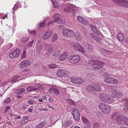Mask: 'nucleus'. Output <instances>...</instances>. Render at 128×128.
Masks as SVG:
<instances>
[{"mask_svg": "<svg viewBox=\"0 0 128 128\" xmlns=\"http://www.w3.org/2000/svg\"><path fill=\"white\" fill-rule=\"evenodd\" d=\"M105 63L99 60H94L91 66L94 70L98 72H102L106 71V69L102 66H104Z\"/></svg>", "mask_w": 128, "mask_h": 128, "instance_id": "f257e3e1", "label": "nucleus"}, {"mask_svg": "<svg viewBox=\"0 0 128 128\" xmlns=\"http://www.w3.org/2000/svg\"><path fill=\"white\" fill-rule=\"evenodd\" d=\"M88 92L91 94H94L95 91H100L101 90L100 86L99 84H94L89 85L86 88Z\"/></svg>", "mask_w": 128, "mask_h": 128, "instance_id": "f03ea898", "label": "nucleus"}, {"mask_svg": "<svg viewBox=\"0 0 128 128\" xmlns=\"http://www.w3.org/2000/svg\"><path fill=\"white\" fill-rule=\"evenodd\" d=\"M99 107L102 112L106 114H108L110 112L111 108V106H110L106 104L103 103H100Z\"/></svg>", "mask_w": 128, "mask_h": 128, "instance_id": "7ed1b4c3", "label": "nucleus"}, {"mask_svg": "<svg viewBox=\"0 0 128 128\" xmlns=\"http://www.w3.org/2000/svg\"><path fill=\"white\" fill-rule=\"evenodd\" d=\"M99 96L100 100L103 102L108 104L112 103V100L110 97L109 94L104 93H102L100 94Z\"/></svg>", "mask_w": 128, "mask_h": 128, "instance_id": "20e7f679", "label": "nucleus"}, {"mask_svg": "<svg viewBox=\"0 0 128 128\" xmlns=\"http://www.w3.org/2000/svg\"><path fill=\"white\" fill-rule=\"evenodd\" d=\"M80 56L76 54L70 55L68 57V60L71 63L76 64L78 63L80 60Z\"/></svg>", "mask_w": 128, "mask_h": 128, "instance_id": "39448f33", "label": "nucleus"}, {"mask_svg": "<svg viewBox=\"0 0 128 128\" xmlns=\"http://www.w3.org/2000/svg\"><path fill=\"white\" fill-rule=\"evenodd\" d=\"M53 18L54 20L56 22L62 24H64L65 23V19L64 18H61L60 15L59 14H54Z\"/></svg>", "mask_w": 128, "mask_h": 128, "instance_id": "423d86ee", "label": "nucleus"}, {"mask_svg": "<svg viewBox=\"0 0 128 128\" xmlns=\"http://www.w3.org/2000/svg\"><path fill=\"white\" fill-rule=\"evenodd\" d=\"M45 47L46 50L45 53V55L50 57L53 52L52 47L50 44H47L45 45Z\"/></svg>", "mask_w": 128, "mask_h": 128, "instance_id": "0eeeda50", "label": "nucleus"}, {"mask_svg": "<svg viewBox=\"0 0 128 128\" xmlns=\"http://www.w3.org/2000/svg\"><path fill=\"white\" fill-rule=\"evenodd\" d=\"M74 48L82 54H84L86 52L85 50L83 48L81 44L79 43H75L73 45Z\"/></svg>", "mask_w": 128, "mask_h": 128, "instance_id": "6e6552de", "label": "nucleus"}, {"mask_svg": "<svg viewBox=\"0 0 128 128\" xmlns=\"http://www.w3.org/2000/svg\"><path fill=\"white\" fill-rule=\"evenodd\" d=\"M112 2L122 6L126 7L128 6V1L125 0H112Z\"/></svg>", "mask_w": 128, "mask_h": 128, "instance_id": "1a4fd4ad", "label": "nucleus"}, {"mask_svg": "<svg viewBox=\"0 0 128 128\" xmlns=\"http://www.w3.org/2000/svg\"><path fill=\"white\" fill-rule=\"evenodd\" d=\"M20 53V50L18 49H16L10 54L9 56L10 58H14L18 56Z\"/></svg>", "mask_w": 128, "mask_h": 128, "instance_id": "9d476101", "label": "nucleus"}, {"mask_svg": "<svg viewBox=\"0 0 128 128\" xmlns=\"http://www.w3.org/2000/svg\"><path fill=\"white\" fill-rule=\"evenodd\" d=\"M122 96V95L121 93L118 91L116 89H114V90L112 92V100L114 101L115 100V99H113V98H118Z\"/></svg>", "mask_w": 128, "mask_h": 128, "instance_id": "9b49d317", "label": "nucleus"}, {"mask_svg": "<svg viewBox=\"0 0 128 128\" xmlns=\"http://www.w3.org/2000/svg\"><path fill=\"white\" fill-rule=\"evenodd\" d=\"M53 34L52 30H50L46 32L43 36V38L44 40H46L51 37Z\"/></svg>", "mask_w": 128, "mask_h": 128, "instance_id": "f8f14e48", "label": "nucleus"}, {"mask_svg": "<svg viewBox=\"0 0 128 128\" xmlns=\"http://www.w3.org/2000/svg\"><path fill=\"white\" fill-rule=\"evenodd\" d=\"M30 64V62L27 60L22 61L20 65V68L23 69L24 68L26 67L29 66Z\"/></svg>", "mask_w": 128, "mask_h": 128, "instance_id": "ddd939ff", "label": "nucleus"}, {"mask_svg": "<svg viewBox=\"0 0 128 128\" xmlns=\"http://www.w3.org/2000/svg\"><path fill=\"white\" fill-rule=\"evenodd\" d=\"M126 118V117L124 116H118L116 118V121L118 123L122 124L124 123V119Z\"/></svg>", "mask_w": 128, "mask_h": 128, "instance_id": "4468645a", "label": "nucleus"}, {"mask_svg": "<svg viewBox=\"0 0 128 128\" xmlns=\"http://www.w3.org/2000/svg\"><path fill=\"white\" fill-rule=\"evenodd\" d=\"M72 120H66L64 122H62V127H64L65 128H68L70 125L72 124Z\"/></svg>", "mask_w": 128, "mask_h": 128, "instance_id": "2eb2a0df", "label": "nucleus"}, {"mask_svg": "<svg viewBox=\"0 0 128 128\" xmlns=\"http://www.w3.org/2000/svg\"><path fill=\"white\" fill-rule=\"evenodd\" d=\"M66 70H60L57 71V74L60 77L66 76L67 74L66 73Z\"/></svg>", "mask_w": 128, "mask_h": 128, "instance_id": "dca6fc26", "label": "nucleus"}, {"mask_svg": "<svg viewBox=\"0 0 128 128\" xmlns=\"http://www.w3.org/2000/svg\"><path fill=\"white\" fill-rule=\"evenodd\" d=\"M36 85L38 86L37 88H35L33 86H29L26 88V90L28 91H34L36 90H38L40 87H42L41 84H37Z\"/></svg>", "mask_w": 128, "mask_h": 128, "instance_id": "f3484780", "label": "nucleus"}, {"mask_svg": "<svg viewBox=\"0 0 128 128\" xmlns=\"http://www.w3.org/2000/svg\"><path fill=\"white\" fill-rule=\"evenodd\" d=\"M48 91L50 93H54L57 95L59 94L60 93L58 90L54 87L50 88Z\"/></svg>", "mask_w": 128, "mask_h": 128, "instance_id": "a211bd4d", "label": "nucleus"}, {"mask_svg": "<svg viewBox=\"0 0 128 128\" xmlns=\"http://www.w3.org/2000/svg\"><path fill=\"white\" fill-rule=\"evenodd\" d=\"M74 6V5L73 4H68L66 6L64 9V11L69 12V10L73 8V7Z\"/></svg>", "mask_w": 128, "mask_h": 128, "instance_id": "6ab92c4d", "label": "nucleus"}, {"mask_svg": "<svg viewBox=\"0 0 128 128\" xmlns=\"http://www.w3.org/2000/svg\"><path fill=\"white\" fill-rule=\"evenodd\" d=\"M68 56V54L66 52H65L60 56L59 58V60H64Z\"/></svg>", "mask_w": 128, "mask_h": 128, "instance_id": "aec40b11", "label": "nucleus"}, {"mask_svg": "<svg viewBox=\"0 0 128 128\" xmlns=\"http://www.w3.org/2000/svg\"><path fill=\"white\" fill-rule=\"evenodd\" d=\"M70 30L68 28H65L63 30V33L64 36L69 37Z\"/></svg>", "mask_w": 128, "mask_h": 128, "instance_id": "412c9836", "label": "nucleus"}, {"mask_svg": "<svg viewBox=\"0 0 128 128\" xmlns=\"http://www.w3.org/2000/svg\"><path fill=\"white\" fill-rule=\"evenodd\" d=\"M92 128H99L100 127V124L97 122H92Z\"/></svg>", "mask_w": 128, "mask_h": 128, "instance_id": "4be33fe9", "label": "nucleus"}, {"mask_svg": "<svg viewBox=\"0 0 128 128\" xmlns=\"http://www.w3.org/2000/svg\"><path fill=\"white\" fill-rule=\"evenodd\" d=\"M28 117L27 116H24L23 117V118L24 119V120H21L20 122V125L22 126L28 121V119L27 118Z\"/></svg>", "mask_w": 128, "mask_h": 128, "instance_id": "5701e85b", "label": "nucleus"}, {"mask_svg": "<svg viewBox=\"0 0 128 128\" xmlns=\"http://www.w3.org/2000/svg\"><path fill=\"white\" fill-rule=\"evenodd\" d=\"M118 40L121 41H123L124 39V37L123 34L121 33H118L117 35Z\"/></svg>", "mask_w": 128, "mask_h": 128, "instance_id": "b1692460", "label": "nucleus"}, {"mask_svg": "<svg viewBox=\"0 0 128 128\" xmlns=\"http://www.w3.org/2000/svg\"><path fill=\"white\" fill-rule=\"evenodd\" d=\"M86 48L87 50L88 53L92 52L93 50L92 46L88 44V46Z\"/></svg>", "mask_w": 128, "mask_h": 128, "instance_id": "393cba45", "label": "nucleus"}, {"mask_svg": "<svg viewBox=\"0 0 128 128\" xmlns=\"http://www.w3.org/2000/svg\"><path fill=\"white\" fill-rule=\"evenodd\" d=\"M72 112L73 116L80 113L78 110L77 109L75 108H73L72 110Z\"/></svg>", "mask_w": 128, "mask_h": 128, "instance_id": "a878e982", "label": "nucleus"}, {"mask_svg": "<svg viewBox=\"0 0 128 128\" xmlns=\"http://www.w3.org/2000/svg\"><path fill=\"white\" fill-rule=\"evenodd\" d=\"M73 8L71 10H69V13H71L72 15H75L76 14H75L76 12V10L75 9V7H74V6L73 7Z\"/></svg>", "mask_w": 128, "mask_h": 128, "instance_id": "bb28decb", "label": "nucleus"}, {"mask_svg": "<svg viewBox=\"0 0 128 128\" xmlns=\"http://www.w3.org/2000/svg\"><path fill=\"white\" fill-rule=\"evenodd\" d=\"M75 36L76 39L78 41H80L82 39L81 36L78 32L76 33Z\"/></svg>", "mask_w": 128, "mask_h": 128, "instance_id": "cd10ccee", "label": "nucleus"}, {"mask_svg": "<svg viewBox=\"0 0 128 128\" xmlns=\"http://www.w3.org/2000/svg\"><path fill=\"white\" fill-rule=\"evenodd\" d=\"M73 118L74 120L76 121H78L80 120V113L76 114L73 116Z\"/></svg>", "mask_w": 128, "mask_h": 128, "instance_id": "c85d7f7f", "label": "nucleus"}, {"mask_svg": "<svg viewBox=\"0 0 128 128\" xmlns=\"http://www.w3.org/2000/svg\"><path fill=\"white\" fill-rule=\"evenodd\" d=\"M67 101L69 104L70 105L75 106L76 105L74 100L72 99H68Z\"/></svg>", "mask_w": 128, "mask_h": 128, "instance_id": "c756f323", "label": "nucleus"}, {"mask_svg": "<svg viewBox=\"0 0 128 128\" xmlns=\"http://www.w3.org/2000/svg\"><path fill=\"white\" fill-rule=\"evenodd\" d=\"M104 81L107 83L112 84V78H106L104 79Z\"/></svg>", "mask_w": 128, "mask_h": 128, "instance_id": "7c9ffc66", "label": "nucleus"}, {"mask_svg": "<svg viewBox=\"0 0 128 128\" xmlns=\"http://www.w3.org/2000/svg\"><path fill=\"white\" fill-rule=\"evenodd\" d=\"M19 77H20V76H16L14 77L12 79V82H13V83H14L19 81L20 80L18 79Z\"/></svg>", "mask_w": 128, "mask_h": 128, "instance_id": "2f4dec72", "label": "nucleus"}, {"mask_svg": "<svg viewBox=\"0 0 128 128\" xmlns=\"http://www.w3.org/2000/svg\"><path fill=\"white\" fill-rule=\"evenodd\" d=\"M60 52V51L59 50H56L54 52L53 54L52 55V56L56 57L58 56V54H59Z\"/></svg>", "mask_w": 128, "mask_h": 128, "instance_id": "473e14b6", "label": "nucleus"}, {"mask_svg": "<svg viewBox=\"0 0 128 128\" xmlns=\"http://www.w3.org/2000/svg\"><path fill=\"white\" fill-rule=\"evenodd\" d=\"M69 32V37H73L75 36L76 34L73 31L70 29Z\"/></svg>", "mask_w": 128, "mask_h": 128, "instance_id": "72a5a7b5", "label": "nucleus"}, {"mask_svg": "<svg viewBox=\"0 0 128 128\" xmlns=\"http://www.w3.org/2000/svg\"><path fill=\"white\" fill-rule=\"evenodd\" d=\"M89 26L92 29L93 32H97V30L98 29L94 26L91 24H90L89 25Z\"/></svg>", "mask_w": 128, "mask_h": 128, "instance_id": "f704fd0d", "label": "nucleus"}, {"mask_svg": "<svg viewBox=\"0 0 128 128\" xmlns=\"http://www.w3.org/2000/svg\"><path fill=\"white\" fill-rule=\"evenodd\" d=\"M45 121H43L42 122L40 123L37 126L38 128H42L44 126L45 124Z\"/></svg>", "mask_w": 128, "mask_h": 128, "instance_id": "c9c22d12", "label": "nucleus"}, {"mask_svg": "<svg viewBox=\"0 0 128 128\" xmlns=\"http://www.w3.org/2000/svg\"><path fill=\"white\" fill-rule=\"evenodd\" d=\"M80 23L85 25H87L88 24V20L84 18H83L81 21Z\"/></svg>", "mask_w": 128, "mask_h": 128, "instance_id": "e433bc0d", "label": "nucleus"}, {"mask_svg": "<svg viewBox=\"0 0 128 128\" xmlns=\"http://www.w3.org/2000/svg\"><path fill=\"white\" fill-rule=\"evenodd\" d=\"M29 38V37H23L21 38V42H25L28 40Z\"/></svg>", "mask_w": 128, "mask_h": 128, "instance_id": "4c0bfd02", "label": "nucleus"}, {"mask_svg": "<svg viewBox=\"0 0 128 128\" xmlns=\"http://www.w3.org/2000/svg\"><path fill=\"white\" fill-rule=\"evenodd\" d=\"M55 1V0H51V2L54 6V7L56 8L58 7V3L56 2Z\"/></svg>", "mask_w": 128, "mask_h": 128, "instance_id": "58836bf2", "label": "nucleus"}, {"mask_svg": "<svg viewBox=\"0 0 128 128\" xmlns=\"http://www.w3.org/2000/svg\"><path fill=\"white\" fill-rule=\"evenodd\" d=\"M70 81L73 83L77 84V78H75L74 77H72L70 79Z\"/></svg>", "mask_w": 128, "mask_h": 128, "instance_id": "ea45409f", "label": "nucleus"}, {"mask_svg": "<svg viewBox=\"0 0 128 128\" xmlns=\"http://www.w3.org/2000/svg\"><path fill=\"white\" fill-rule=\"evenodd\" d=\"M102 51L103 53H104L107 55L111 53V51H110L102 49Z\"/></svg>", "mask_w": 128, "mask_h": 128, "instance_id": "a19ab883", "label": "nucleus"}, {"mask_svg": "<svg viewBox=\"0 0 128 128\" xmlns=\"http://www.w3.org/2000/svg\"><path fill=\"white\" fill-rule=\"evenodd\" d=\"M26 51L23 50V53L22 55V56L20 57V59L23 60L24 59L26 58Z\"/></svg>", "mask_w": 128, "mask_h": 128, "instance_id": "79ce46f5", "label": "nucleus"}, {"mask_svg": "<svg viewBox=\"0 0 128 128\" xmlns=\"http://www.w3.org/2000/svg\"><path fill=\"white\" fill-rule=\"evenodd\" d=\"M77 84H82L83 82V81L81 78H77Z\"/></svg>", "mask_w": 128, "mask_h": 128, "instance_id": "37998d69", "label": "nucleus"}, {"mask_svg": "<svg viewBox=\"0 0 128 128\" xmlns=\"http://www.w3.org/2000/svg\"><path fill=\"white\" fill-rule=\"evenodd\" d=\"M57 66L56 64H53L49 65L48 67L51 68H54L57 67Z\"/></svg>", "mask_w": 128, "mask_h": 128, "instance_id": "c03bdc74", "label": "nucleus"}, {"mask_svg": "<svg viewBox=\"0 0 128 128\" xmlns=\"http://www.w3.org/2000/svg\"><path fill=\"white\" fill-rule=\"evenodd\" d=\"M90 36L91 38L95 40H97L98 39V38L96 36L94 33H90Z\"/></svg>", "mask_w": 128, "mask_h": 128, "instance_id": "a18cd8bd", "label": "nucleus"}, {"mask_svg": "<svg viewBox=\"0 0 128 128\" xmlns=\"http://www.w3.org/2000/svg\"><path fill=\"white\" fill-rule=\"evenodd\" d=\"M82 120L84 122L86 123V124H89L90 123V122L88 120L87 118L85 117H82Z\"/></svg>", "mask_w": 128, "mask_h": 128, "instance_id": "49530a36", "label": "nucleus"}, {"mask_svg": "<svg viewBox=\"0 0 128 128\" xmlns=\"http://www.w3.org/2000/svg\"><path fill=\"white\" fill-rule=\"evenodd\" d=\"M28 31L30 34L32 35H36V31L35 30L32 31L29 29L28 30Z\"/></svg>", "mask_w": 128, "mask_h": 128, "instance_id": "de8ad7c7", "label": "nucleus"}, {"mask_svg": "<svg viewBox=\"0 0 128 128\" xmlns=\"http://www.w3.org/2000/svg\"><path fill=\"white\" fill-rule=\"evenodd\" d=\"M58 38V36L56 34H54L52 37V42L55 41Z\"/></svg>", "mask_w": 128, "mask_h": 128, "instance_id": "09e8293b", "label": "nucleus"}, {"mask_svg": "<svg viewBox=\"0 0 128 128\" xmlns=\"http://www.w3.org/2000/svg\"><path fill=\"white\" fill-rule=\"evenodd\" d=\"M10 100L11 99L10 98H8L4 100L3 102L4 104V103L8 104L10 102Z\"/></svg>", "mask_w": 128, "mask_h": 128, "instance_id": "8fccbe9b", "label": "nucleus"}, {"mask_svg": "<svg viewBox=\"0 0 128 128\" xmlns=\"http://www.w3.org/2000/svg\"><path fill=\"white\" fill-rule=\"evenodd\" d=\"M121 101L124 103V104H126L128 103V99H124L121 100Z\"/></svg>", "mask_w": 128, "mask_h": 128, "instance_id": "3c124183", "label": "nucleus"}, {"mask_svg": "<svg viewBox=\"0 0 128 128\" xmlns=\"http://www.w3.org/2000/svg\"><path fill=\"white\" fill-rule=\"evenodd\" d=\"M18 8V6L16 4H15L14 7L13 8V12H14L16 9Z\"/></svg>", "mask_w": 128, "mask_h": 128, "instance_id": "603ef678", "label": "nucleus"}, {"mask_svg": "<svg viewBox=\"0 0 128 128\" xmlns=\"http://www.w3.org/2000/svg\"><path fill=\"white\" fill-rule=\"evenodd\" d=\"M124 123L126 125L128 126V118L126 117L124 119Z\"/></svg>", "mask_w": 128, "mask_h": 128, "instance_id": "864d4df0", "label": "nucleus"}, {"mask_svg": "<svg viewBox=\"0 0 128 128\" xmlns=\"http://www.w3.org/2000/svg\"><path fill=\"white\" fill-rule=\"evenodd\" d=\"M46 24V22L45 21H44L43 22H41L40 23V26L41 27H43Z\"/></svg>", "mask_w": 128, "mask_h": 128, "instance_id": "5fc2aeb1", "label": "nucleus"}, {"mask_svg": "<svg viewBox=\"0 0 128 128\" xmlns=\"http://www.w3.org/2000/svg\"><path fill=\"white\" fill-rule=\"evenodd\" d=\"M15 92L16 94H20L22 93L20 89H18L16 90L15 91Z\"/></svg>", "mask_w": 128, "mask_h": 128, "instance_id": "6e6d98bb", "label": "nucleus"}, {"mask_svg": "<svg viewBox=\"0 0 128 128\" xmlns=\"http://www.w3.org/2000/svg\"><path fill=\"white\" fill-rule=\"evenodd\" d=\"M83 18H82L80 16H78L77 19L78 21H79L80 22L82 20Z\"/></svg>", "mask_w": 128, "mask_h": 128, "instance_id": "4d7b16f0", "label": "nucleus"}, {"mask_svg": "<svg viewBox=\"0 0 128 128\" xmlns=\"http://www.w3.org/2000/svg\"><path fill=\"white\" fill-rule=\"evenodd\" d=\"M112 79V84H116L118 83V81L117 80L114 78L113 79V78Z\"/></svg>", "mask_w": 128, "mask_h": 128, "instance_id": "13d9d810", "label": "nucleus"}, {"mask_svg": "<svg viewBox=\"0 0 128 128\" xmlns=\"http://www.w3.org/2000/svg\"><path fill=\"white\" fill-rule=\"evenodd\" d=\"M34 42V41L33 40L32 42H29L28 44V47H30L32 46Z\"/></svg>", "mask_w": 128, "mask_h": 128, "instance_id": "bf43d9fd", "label": "nucleus"}, {"mask_svg": "<svg viewBox=\"0 0 128 128\" xmlns=\"http://www.w3.org/2000/svg\"><path fill=\"white\" fill-rule=\"evenodd\" d=\"M95 33H96L97 34H98L99 35H101V36L102 37H103L104 36L100 32H99V31H98V30H97V32H95Z\"/></svg>", "mask_w": 128, "mask_h": 128, "instance_id": "052dcab7", "label": "nucleus"}, {"mask_svg": "<svg viewBox=\"0 0 128 128\" xmlns=\"http://www.w3.org/2000/svg\"><path fill=\"white\" fill-rule=\"evenodd\" d=\"M128 109V104H126L124 108H123V110L125 111H127V110Z\"/></svg>", "mask_w": 128, "mask_h": 128, "instance_id": "680f3d73", "label": "nucleus"}, {"mask_svg": "<svg viewBox=\"0 0 128 128\" xmlns=\"http://www.w3.org/2000/svg\"><path fill=\"white\" fill-rule=\"evenodd\" d=\"M86 126L84 127V128H90L91 126L90 122L89 124H87Z\"/></svg>", "mask_w": 128, "mask_h": 128, "instance_id": "e2e57ef3", "label": "nucleus"}, {"mask_svg": "<svg viewBox=\"0 0 128 128\" xmlns=\"http://www.w3.org/2000/svg\"><path fill=\"white\" fill-rule=\"evenodd\" d=\"M28 102L29 104H33V102L32 100H30L28 101Z\"/></svg>", "mask_w": 128, "mask_h": 128, "instance_id": "0e129e2a", "label": "nucleus"}, {"mask_svg": "<svg viewBox=\"0 0 128 128\" xmlns=\"http://www.w3.org/2000/svg\"><path fill=\"white\" fill-rule=\"evenodd\" d=\"M55 22L54 20V21H51L50 22H48V24L49 25L50 24H52Z\"/></svg>", "mask_w": 128, "mask_h": 128, "instance_id": "69168bd1", "label": "nucleus"}, {"mask_svg": "<svg viewBox=\"0 0 128 128\" xmlns=\"http://www.w3.org/2000/svg\"><path fill=\"white\" fill-rule=\"evenodd\" d=\"M40 48H39V47H38V48L36 50L37 52L38 53H40V52H41L42 51V50H40Z\"/></svg>", "mask_w": 128, "mask_h": 128, "instance_id": "338daca9", "label": "nucleus"}, {"mask_svg": "<svg viewBox=\"0 0 128 128\" xmlns=\"http://www.w3.org/2000/svg\"><path fill=\"white\" fill-rule=\"evenodd\" d=\"M20 91H21V93H22L23 92H24V91L25 90V88H21L20 89Z\"/></svg>", "mask_w": 128, "mask_h": 128, "instance_id": "774afa93", "label": "nucleus"}]
</instances>
